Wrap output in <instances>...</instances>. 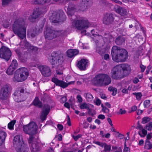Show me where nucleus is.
Returning <instances> with one entry per match:
<instances>
[{"mask_svg": "<svg viewBox=\"0 0 152 152\" xmlns=\"http://www.w3.org/2000/svg\"><path fill=\"white\" fill-rule=\"evenodd\" d=\"M63 56V54L60 51H55L51 54L50 59L53 67H57L56 73L58 75H62L63 73L61 65L64 61Z\"/></svg>", "mask_w": 152, "mask_h": 152, "instance_id": "1", "label": "nucleus"}, {"mask_svg": "<svg viewBox=\"0 0 152 152\" xmlns=\"http://www.w3.org/2000/svg\"><path fill=\"white\" fill-rule=\"evenodd\" d=\"M111 54L112 59L117 63L125 61L128 56L126 50L117 46L113 47Z\"/></svg>", "mask_w": 152, "mask_h": 152, "instance_id": "2", "label": "nucleus"}, {"mask_svg": "<svg viewBox=\"0 0 152 152\" xmlns=\"http://www.w3.org/2000/svg\"><path fill=\"white\" fill-rule=\"evenodd\" d=\"M27 25L23 20H17L15 21L12 25V29L13 32L21 39L26 37Z\"/></svg>", "mask_w": 152, "mask_h": 152, "instance_id": "3", "label": "nucleus"}, {"mask_svg": "<svg viewBox=\"0 0 152 152\" xmlns=\"http://www.w3.org/2000/svg\"><path fill=\"white\" fill-rule=\"evenodd\" d=\"M13 144L17 152H27L28 151L27 145L23 142L22 138H20L19 135H16L14 137Z\"/></svg>", "mask_w": 152, "mask_h": 152, "instance_id": "4", "label": "nucleus"}, {"mask_svg": "<svg viewBox=\"0 0 152 152\" xmlns=\"http://www.w3.org/2000/svg\"><path fill=\"white\" fill-rule=\"evenodd\" d=\"M28 75L29 73L26 68H20L16 71L13 80L16 82H22L27 79Z\"/></svg>", "mask_w": 152, "mask_h": 152, "instance_id": "5", "label": "nucleus"}, {"mask_svg": "<svg viewBox=\"0 0 152 152\" xmlns=\"http://www.w3.org/2000/svg\"><path fill=\"white\" fill-rule=\"evenodd\" d=\"M94 82L96 85L101 86H106L111 83V80L107 74H100L95 76Z\"/></svg>", "mask_w": 152, "mask_h": 152, "instance_id": "6", "label": "nucleus"}, {"mask_svg": "<svg viewBox=\"0 0 152 152\" xmlns=\"http://www.w3.org/2000/svg\"><path fill=\"white\" fill-rule=\"evenodd\" d=\"M66 34L65 31H55L49 27H47L44 32V36L46 39L51 40L59 36H64Z\"/></svg>", "mask_w": 152, "mask_h": 152, "instance_id": "7", "label": "nucleus"}, {"mask_svg": "<svg viewBox=\"0 0 152 152\" xmlns=\"http://www.w3.org/2000/svg\"><path fill=\"white\" fill-rule=\"evenodd\" d=\"M50 21L54 23H58L63 22L65 20V15L64 12L62 10L55 12L50 17Z\"/></svg>", "mask_w": 152, "mask_h": 152, "instance_id": "8", "label": "nucleus"}, {"mask_svg": "<svg viewBox=\"0 0 152 152\" xmlns=\"http://www.w3.org/2000/svg\"><path fill=\"white\" fill-rule=\"evenodd\" d=\"M37 129V126L34 122H31L27 125H24L23 130L25 133L30 135V136L36 134Z\"/></svg>", "mask_w": 152, "mask_h": 152, "instance_id": "9", "label": "nucleus"}, {"mask_svg": "<svg viewBox=\"0 0 152 152\" xmlns=\"http://www.w3.org/2000/svg\"><path fill=\"white\" fill-rule=\"evenodd\" d=\"M89 22L85 18L74 20L72 22V25L74 27L79 30L83 29L88 27Z\"/></svg>", "mask_w": 152, "mask_h": 152, "instance_id": "10", "label": "nucleus"}, {"mask_svg": "<svg viewBox=\"0 0 152 152\" xmlns=\"http://www.w3.org/2000/svg\"><path fill=\"white\" fill-rule=\"evenodd\" d=\"M26 89V88H20L14 92L13 94V98L15 102H20L25 99V98L23 97V94L24 92L27 93Z\"/></svg>", "mask_w": 152, "mask_h": 152, "instance_id": "11", "label": "nucleus"}, {"mask_svg": "<svg viewBox=\"0 0 152 152\" xmlns=\"http://www.w3.org/2000/svg\"><path fill=\"white\" fill-rule=\"evenodd\" d=\"M119 67L117 65L112 69L111 74V77L113 78L115 80H120L125 77Z\"/></svg>", "mask_w": 152, "mask_h": 152, "instance_id": "12", "label": "nucleus"}, {"mask_svg": "<svg viewBox=\"0 0 152 152\" xmlns=\"http://www.w3.org/2000/svg\"><path fill=\"white\" fill-rule=\"evenodd\" d=\"M11 88L10 85H5L1 88L0 92V98L2 99H6L11 93Z\"/></svg>", "mask_w": 152, "mask_h": 152, "instance_id": "13", "label": "nucleus"}, {"mask_svg": "<svg viewBox=\"0 0 152 152\" xmlns=\"http://www.w3.org/2000/svg\"><path fill=\"white\" fill-rule=\"evenodd\" d=\"M11 52L10 49L5 46H2L0 49V57L8 61L11 56Z\"/></svg>", "mask_w": 152, "mask_h": 152, "instance_id": "14", "label": "nucleus"}, {"mask_svg": "<svg viewBox=\"0 0 152 152\" xmlns=\"http://www.w3.org/2000/svg\"><path fill=\"white\" fill-rule=\"evenodd\" d=\"M34 137L31 136L28 139L29 145L31 146L30 149L31 152H37L40 150V148L37 142L34 141Z\"/></svg>", "mask_w": 152, "mask_h": 152, "instance_id": "15", "label": "nucleus"}, {"mask_svg": "<svg viewBox=\"0 0 152 152\" xmlns=\"http://www.w3.org/2000/svg\"><path fill=\"white\" fill-rule=\"evenodd\" d=\"M114 18L113 15L111 13H106L103 18V23L106 25H109L114 22Z\"/></svg>", "mask_w": 152, "mask_h": 152, "instance_id": "16", "label": "nucleus"}, {"mask_svg": "<svg viewBox=\"0 0 152 152\" xmlns=\"http://www.w3.org/2000/svg\"><path fill=\"white\" fill-rule=\"evenodd\" d=\"M120 68V69L122 71V73L125 77L128 76L130 73L131 68L130 66L128 64H123L117 65Z\"/></svg>", "mask_w": 152, "mask_h": 152, "instance_id": "17", "label": "nucleus"}, {"mask_svg": "<svg viewBox=\"0 0 152 152\" xmlns=\"http://www.w3.org/2000/svg\"><path fill=\"white\" fill-rule=\"evenodd\" d=\"M88 62L87 59H82L77 61L76 66L80 70H85L88 66Z\"/></svg>", "mask_w": 152, "mask_h": 152, "instance_id": "18", "label": "nucleus"}, {"mask_svg": "<svg viewBox=\"0 0 152 152\" xmlns=\"http://www.w3.org/2000/svg\"><path fill=\"white\" fill-rule=\"evenodd\" d=\"M52 80L56 86H59L63 88H65L66 87L69 85L73 83H74V81H71L68 83H66L63 81L60 80L54 77L52 79Z\"/></svg>", "mask_w": 152, "mask_h": 152, "instance_id": "19", "label": "nucleus"}, {"mask_svg": "<svg viewBox=\"0 0 152 152\" xmlns=\"http://www.w3.org/2000/svg\"><path fill=\"white\" fill-rule=\"evenodd\" d=\"M39 69L42 75L45 77L50 76L51 72L49 67L46 66H42L39 67Z\"/></svg>", "mask_w": 152, "mask_h": 152, "instance_id": "20", "label": "nucleus"}, {"mask_svg": "<svg viewBox=\"0 0 152 152\" xmlns=\"http://www.w3.org/2000/svg\"><path fill=\"white\" fill-rule=\"evenodd\" d=\"M50 110V106L47 104H45L41 115V118L42 121H44L46 119L47 115L49 113Z\"/></svg>", "mask_w": 152, "mask_h": 152, "instance_id": "21", "label": "nucleus"}, {"mask_svg": "<svg viewBox=\"0 0 152 152\" xmlns=\"http://www.w3.org/2000/svg\"><path fill=\"white\" fill-rule=\"evenodd\" d=\"M92 2L91 0H82L81 10L82 11H85L92 5Z\"/></svg>", "mask_w": 152, "mask_h": 152, "instance_id": "22", "label": "nucleus"}, {"mask_svg": "<svg viewBox=\"0 0 152 152\" xmlns=\"http://www.w3.org/2000/svg\"><path fill=\"white\" fill-rule=\"evenodd\" d=\"M114 11L122 16H124L127 15L128 12L124 8L119 6H117L114 8Z\"/></svg>", "mask_w": 152, "mask_h": 152, "instance_id": "23", "label": "nucleus"}, {"mask_svg": "<svg viewBox=\"0 0 152 152\" xmlns=\"http://www.w3.org/2000/svg\"><path fill=\"white\" fill-rule=\"evenodd\" d=\"M40 14V12L39 10V9L36 8L34 10V12L32 15L30 16L29 18V20L33 22L35 20L38 18Z\"/></svg>", "mask_w": 152, "mask_h": 152, "instance_id": "24", "label": "nucleus"}, {"mask_svg": "<svg viewBox=\"0 0 152 152\" xmlns=\"http://www.w3.org/2000/svg\"><path fill=\"white\" fill-rule=\"evenodd\" d=\"M76 9L73 5H69L67 8V13L69 17L72 16V18H74L75 15H74Z\"/></svg>", "mask_w": 152, "mask_h": 152, "instance_id": "25", "label": "nucleus"}, {"mask_svg": "<svg viewBox=\"0 0 152 152\" xmlns=\"http://www.w3.org/2000/svg\"><path fill=\"white\" fill-rule=\"evenodd\" d=\"M79 51L76 49H69L66 51L67 55L69 58H72L77 55Z\"/></svg>", "mask_w": 152, "mask_h": 152, "instance_id": "26", "label": "nucleus"}, {"mask_svg": "<svg viewBox=\"0 0 152 152\" xmlns=\"http://www.w3.org/2000/svg\"><path fill=\"white\" fill-rule=\"evenodd\" d=\"M23 46V48L28 49L29 50H33L34 47L26 41H24L22 42L21 44Z\"/></svg>", "mask_w": 152, "mask_h": 152, "instance_id": "27", "label": "nucleus"}, {"mask_svg": "<svg viewBox=\"0 0 152 152\" xmlns=\"http://www.w3.org/2000/svg\"><path fill=\"white\" fill-rule=\"evenodd\" d=\"M125 38L122 36H119L117 37L115 40V42L118 45H121L124 44L125 42Z\"/></svg>", "mask_w": 152, "mask_h": 152, "instance_id": "28", "label": "nucleus"}, {"mask_svg": "<svg viewBox=\"0 0 152 152\" xmlns=\"http://www.w3.org/2000/svg\"><path fill=\"white\" fill-rule=\"evenodd\" d=\"M38 34V31L36 28L34 29H31L28 31V34L30 35L32 38L34 37Z\"/></svg>", "mask_w": 152, "mask_h": 152, "instance_id": "29", "label": "nucleus"}, {"mask_svg": "<svg viewBox=\"0 0 152 152\" xmlns=\"http://www.w3.org/2000/svg\"><path fill=\"white\" fill-rule=\"evenodd\" d=\"M33 104L40 108H42V103L40 102L37 97H36L34 100L33 102Z\"/></svg>", "mask_w": 152, "mask_h": 152, "instance_id": "30", "label": "nucleus"}, {"mask_svg": "<svg viewBox=\"0 0 152 152\" xmlns=\"http://www.w3.org/2000/svg\"><path fill=\"white\" fill-rule=\"evenodd\" d=\"M7 136L6 133L3 131H0V145H2Z\"/></svg>", "mask_w": 152, "mask_h": 152, "instance_id": "31", "label": "nucleus"}, {"mask_svg": "<svg viewBox=\"0 0 152 152\" xmlns=\"http://www.w3.org/2000/svg\"><path fill=\"white\" fill-rule=\"evenodd\" d=\"M28 57L27 53H24L22 56H20L19 58V60L20 62L25 63L27 61Z\"/></svg>", "mask_w": 152, "mask_h": 152, "instance_id": "32", "label": "nucleus"}, {"mask_svg": "<svg viewBox=\"0 0 152 152\" xmlns=\"http://www.w3.org/2000/svg\"><path fill=\"white\" fill-rule=\"evenodd\" d=\"M84 96L86 97L87 101L88 102L92 101L93 99L92 95L89 93H85L84 94Z\"/></svg>", "mask_w": 152, "mask_h": 152, "instance_id": "33", "label": "nucleus"}, {"mask_svg": "<svg viewBox=\"0 0 152 152\" xmlns=\"http://www.w3.org/2000/svg\"><path fill=\"white\" fill-rule=\"evenodd\" d=\"M144 148L147 149H150L152 148V144H151L149 140H146Z\"/></svg>", "mask_w": 152, "mask_h": 152, "instance_id": "34", "label": "nucleus"}, {"mask_svg": "<svg viewBox=\"0 0 152 152\" xmlns=\"http://www.w3.org/2000/svg\"><path fill=\"white\" fill-rule=\"evenodd\" d=\"M15 69H14L13 67H12V66H10L8 68L6 71L7 73L9 75H12L14 70Z\"/></svg>", "mask_w": 152, "mask_h": 152, "instance_id": "35", "label": "nucleus"}, {"mask_svg": "<svg viewBox=\"0 0 152 152\" xmlns=\"http://www.w3.org/2000/svg\"><path fill=\"white\" fill-rule=\"evenodd\" d=\"M108 90L109 91L112 92V95L113 96H115L117 93V89L116 88H114L112 86L109 87L108 88Z\"/></svg>", "mask_w": 152, "mask_h": 152, "instance_id": "36", "label": "nucleus"}, {"mask_svg": "<svg viewBox=\"0 0 152 152\" xmlns=\"http://www.w3.org/2000/svg\"><path fill=\"white\" fill-rule=\"evenodd\" d=\"M15 122L16 120H12L10 122L8 125V127L9 129L10 130L13 129L14 125L15 124Z\"/></svg>", "mask_w": 152, "mask_h": 152, "instance_id": "37", "label": "nucleus"}, {"mask_svg": "<svg viewBox=\"0 0 152 152\" xmlns=\"http://www.w3.org/2000/svg\"><path fill=\"white\" fill-rule=\"evenodd\" d=\"M89 107V106L86 103H82L80 106V108L81 109H85L86 110H88Z\"/></svg>", "mask_w": 152, "mask_h": 152, "instance_id": "38", "label": "nucleus"}, {"mask_svg": "<svg viewBox=\"0 0 152 152\" xmlns=\"http://www.w3.org/2000/svg\"><path fill=\"white\" fill-rule=\"evenodd\" d=\"M104 151L105 152H109L111 148V146L110 145H107L105 143V144H104Z\"/></svg>", "mask_w": 152, "mask_h": 152, "instance_id": "39", "label": "nucleus"}, {"mask_svg": "<svg viewBox=\"0 0 152 152\" xmlns=\"http://www.w3.org/2000/svg\"><path fill=\"white\" fill-rule=\"evenodd\" d=\"M10 66L16 69L18 66V63L16 60L14 59L12 61Z\"/></svg>", "mask_w": 152, "mask_h": 152, "instance_id": "40", "label": "nucleus"}, {"mask_svg": "<svg viewBox=\"0 0 152 152\" xmlns=\"http://www.w3.org/2000/svg\"><path fill=\"white\" fill-rule=\"evenodd\" d=\"M151 118L148 117H145L143 118L142 119V123L143 124H145L148 121H150Z\"/></svg>", "mask_w": 152, "mask_h": 152, "instance_id": "41", "label": "nucleus"}, {"mask_svg": "<svg viewBox=\"0 0 152 152\" xmlns=\"http://www.w3.org/2000/svg\"><path fill=\"white\" fill-rule=\"evenodd\" d=\"M88 110V113L90 115L93 116L96 114V112L94 110L89 109V108Z\"/></svg>", "mask_w": 152, "mask_h": 152, "instance_id": "42", "label": "nucleus"}, {"mask_svg": "<svg viewBox=\"0 0 152 152\" xmlns=\"http://www.w3.org/2000/svg\"><path fill=\"white\" fill-rule=\"evenodd\" d=\"M133 94L135 95L137 99L140 100V99L142 96V94L141 93H133Z\"/></svg>", "mask_w": 152, "mask_h": 152, "instance_id": "43", "label": "nucleus"}, {"mask_svg": "<svg viewBox=\"0 0 152 152\" xmlns=\"http://www.w3.org/2000/svg\"><path fill=\"white\" fill-rule=\"evenodd\" d=\"M94 143L102 148H103L104 144H105V142L103 143L98 141L94 142Z\"/></svg>", "mask_w": 152, "mask_h": 152, "instance_id": "44", "label": "nucleus"}, {"mask_svg": "<svg viewBox=\"0 0 152 152\" xmlns=\"http://www.w3.org/2000/svg\"><path fill=\"white\" fill-rule=\"evenodd\" d=\"M48 99V95L47 94H44L42 97L41 99L44 102H47Z\"/></svg>", "mask_w": 152, "mask_h": 152, "instance_id": "45", "label": "nucleus"}, {"mask_svg": "<svg viewBox=\"0 0 152 152\" xmlns=\"http://www.w3.org/2000/svg\"><path fill=\"white\" fill-rule=\"evenodd\" d=\"M150 101L149 100H146L144 102V105L145 107H148L149 106Z\"/></svg>", "mask_w": 152, "mask_h": 152, "instance_id": "46", "label": "nucleus"}, {"mask_svg": "<svg viewBox=\"0 0 152 152\" xmlns=\"http://www.w3.org/2000/svg\"><path fill=\"white\" fill-rule=\"evenodd\" d=\"M34 3L35 4H44L43 0H35Z\"/></svg>", "mask_w": 152, "mask_h": 152, "instance_id": "47", "label": "nucleus"}, {"mask_svg": "<svg viewBox=\"0 0 152 152\" xmlns=\"http://www.w3.org/2000/svg\"><path fill=\"white\" fill-rule=\"evenodd\" d=\"M142 133L144 135V136L142 135L139 133V134L141 137H144L147 134V132L146 130H145L144 129H142Z\"/></svg>", "mask_w": 152, "mask_h": 152, "instance_id": "48", "label": "nucleus"}, {"mask_svg": "<svg viewBox=\"0 0 152 152\" xmlns=\"http://www.w3.org/2000/svg\"><path fill=\"white\" fill-rule=\"evenodd\" d=\"M82 135L80 134H79L76 136H73L72 137L75 141H77L79 138H80Z\"/></svg>", "mask_w": 152, "mask_h": 152, "instance_id": "49", "label": "nucleus"}, {"mask_svg": "<svg viewBox=\"0 0 152 152\" xmlns=\"http://www.w3.org/2000/svg\"><path fill=\"white\" fill-rule=\"evenodd\" d=\"M102 111L105 113H108L109 112L110 110L108 108H107L105 107H104L103 108H102Z\"/></svg>", "mask_w": 152, "mask_h": 152, "instance_id": "50", "label": "nucleus"}, {"mask_svg": "<svg viewBox=\"0 0 152 152\" xmlns=\"http://www.w3.org/2000/svg\"><path fill=\"white\" fill-rule=\"evenodd\" d=\"M77 101L79 102H81L83 101L82 98L81 97L80 95H78L77 96Z\"/></svg>", "mask_w": 152, "mask_h": 152, "instance_id": "51", "label": "nucleus"}, {"mask_svg": "<svg viewBox=\"0 0 152 152\" xmlns=\"http://www.w3.org/2000/svg\"><path fill=\"white\" fill-rule=\"evenodd\" d=\"M147 139L146 140H150L152 137V133H148L146 137Z\"/></svg>", "mask_w": 152, "mask_h": 152, "instance_id": "52", "label": "nucleus"}, {"mask_svg": "<svg viewBox=\"0 0 152 152\" xmlns=\"http://www.w3.org/2000/svg\"><path fill=\"white\" fill-rule=\"evenodd\" d=\"M66 97L65 96H64L61 98L60 99V102L61 103H64L66 101Z\"/></svg>", "mask_w": 152, "mask_h": 152, "instance_id": "53", "label": "nucleus"}, {"mask_svg": "<svg viewBox=\"0 0 152 152\" xmlns=\"http://www.w3.org/2000/svg\"><path fill=\"white\" fill-rule=\"evenodd\" d=\"M116 135L117 137H119L120 139H123L124 137L123 135L122 134L119 133L118 132H116Z\"/></svg>", "mask_w": 152, "mask_h": 152, "instance_id": "54", "label": "nucleus"}, {"mask_svg": "<svg viewBox=\"0 0 152 152\" xmlns=\"http://www.w3.org/2000/svg\"><path fill=\"white\" fill-rule=\"evenodd\" d=\"M126 113V111L125 110H123L122 108H120L119 110V114H125Z\"/></svg>", "mask_w": 152, "mask_h": 152, "instance_id": "55", "label": "nucleus"}, {"mask_svg": "<svg viewBox=\"0 0 152 152\" xmlns=\"http://www.w3.org/2000/svg\"><path fill=\"white\" fill-rule=\"evenodd\" d=\"M98 118L99 119L103 120L105 118V116L103 115L100 114L98 116Z\"/></svg>", "mask_w": 152, "mask_h": 152, "instance_id": "56", "label": "nucleus"}, {"mask_svg": "<svg viewBox=\"0 0 152 152\" xmlns=\"http://www.w3.org/2000/svg\"><path fill=\"white\" fill-rule=\"evenodd\" d=\"M140 67L141 69V72H144L146 68V67L142 64H141L140 66Z\"/></svg>", "mask_w": 152, "mask_h": 152, "instance_id": "57", "label": "nucleus"}, {"mask_svg": "<svg viewBox=\"0 0 152 152\" xmlns=\"http://www.w3.org/2000/svg\"><path fill=\"white\" fill-rule=\"evenodd\" d=\"M57 127L58 129L60 131L62 130L63 128V125L61 124H58L57 125Z\"/></svg>", "mask_w": 152, "mask_h": 152, "instance_id": "58", "label": "nucleus"}, {"mask_svg": "<svg viewBox=\"0 0 152 152\" xmlns=\"http://www.w3.org/2000/svg\"><path fill=\"white\" fill-rule=\"evenodd\" d=\"M137 109V107L136 106H134L131 107V112L136 111Z\"/></svg>", "mask_w": 152, "mask_h": 152, "instance_id": "59", "label": "nucleus"}, {"mask_svg": "<svg viewBox=\"0 0 152 152\" xmlns=\"http://www.w3.org/2000/svg\"><path fill=\"white\" fill-rule=\"evenodd\" d=\"M124 150L126 152H128L129 150V148L126 146V142L124 143Z\"/></svg>", "mask_w": 152, "mask_h": 152, "instance_id": "60", "label": "nucleus"}, {"mask_svg": "<svg viewBox=\"0 0 152 152\" xmlns=\"http://www.w3.org/2000/svg\"><path fill=\"white\" fill-rule=\"evenodd\" d=\"M68 120L67 122V124L69 126H71V123L70 121V119L69 115L67 116Z\"/></svg>", "mask_w": 152, "mask_h": 152, "instance_id": "61", "label": "nucleus"}, {"mask_svg": "<svg viewBox=\"0 0 152 152\" xmlns=\"http://www.w3.org/2000/svg\"><path fill=\"white\" fill-rule=\"evenodd\" d=\"M101 101L100 99H98L96 100V104L97 105H99L101 103Z\"/></svg>", "mask_w": 152, "mask_h": 152, "instance_id": "62", "label": "nucleus"}, {"mask_svg": "<svg viewBox=\"0 0 152 152\" xmlns=\"http://www.w3.org/2000/svg\"><path fill=\"white\" fill-rule=\"evenodd\" d=\"M109 58V55L108 54H106L104 56V58L105 60H107Z\"/></svg>", "mask_w": 152, "mask_h": 152, "instance_id": "63", "label": "nucleus"}, {"mask_svg": "<svg viewBox=\"0 0 152 152\" xmlns=\"http://www.w3.org/2000/svg\"><path fill=\"white\" fill-rule=\"evenodd\" d=\"M114 152H122V148L121 147L118 148V149L114 151Z\"/></svg>", "mask_w": 152, "mask_h": 152, "instance_id": "64", "label": "nucleus"}]
</instances>
